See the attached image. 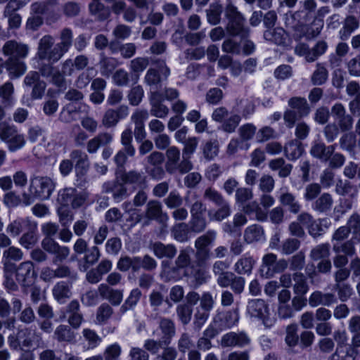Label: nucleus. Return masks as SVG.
I'll list each match as a JSON object with an SVG mask.
<instances>
[{
    "label": "nucleus",
    "instance_id": "2eb2a0df",
    "mask_svg": "<svg viewBox=\"0 0 360 360\" xmlns=\"http://www.w3.org/2000/svg\"><path fill=\"white\" fill-rule=\"evenodd\" d=\"M36 276L34 264L30 261L20 263L16 269V279L24 288L32 286Z\"/></svg>",
    "mask_w": 360,
    "mask_h": 360
},
{
    "label": "nucleus",
    "instance_id": "338daca9",
    "mask_svg": "<svg viewBox=\"0 0 360 360\" xmlns=\"http://www.w3.org/2000/svg\"><path fill=\"white\" fill-rule=\"evenodd\" d=\"M56 278L68 279L69 283H72L77 279V274L75 271L65 264L59 265L56 269Z\"/></svg>",
    "mask_w": 360,
    "mask_h": 360
},
{
    "label": "nucleus",
    "instance_id": "9b49d317",
    "mask_svg": "<svg viewBox=\"0 0 360 360\" xmlns=\"http://www.w3.org/2000/svg\"><path fill=\"white\" fill-rule=\"evenodd\" d=\"M129 113V108L127 105H121L117 108H108L102 116L101 124L104 128L115 127L120 120L126 118Z\"/></svg>",
    "mask_w": 360,
    "mask_h": 360
},
{
    "label": "nucleus",
    "instance_id": "ea45409f",
    "mask_svg": "<svg viewBox=\"0 0 360 360\" xmlns=\"http://www.w3.org/2000/svg\"><path fill=\"white\" fill-rule=\"evenodd\" d=\"M89 7L91 15L98 21H103L110 15L109 8L99 1H92Z\"/></svg>",
    "mask_w": 360,
    "mask_h": 360
},
{
    "label": "nucleus",
    "instance_id": "79ce46f5",
    "mask_svg": "<svg viewBox=\"0 0 360 360\" xmlns=\"http://www.w3.org/2000/svg\"><path fill=\"white\" fill-rule=\"evenodd\" d=\"M222 11V5L219 1L211 4L205 11L207 22L212 25L219 24Z\"/></svg>",
    "mask_w": 360,
    "mask_h": 360
},
{
    "label": "nucleus",
    "instance_id": "de8ad7c7",
    "mask_svg": "<svg viewBox=\"0 0 360 360\" xmlns=\"http://www.w3.org/2000/svg\"><path fill=\"white\" fill-rule=\"evenodd\" d=\"M245 214H255V218L259 221H265L267 219L268 214L261 207L257 201H252L246 204L243 209Z\"/></svg>",
    "mask_w": 360,
    "mask_h": 360
},
{
    "label": "nucleus",
    "instance_id": "c9c22d12",
    "mask_svg": "<svg viewBox=\"0 0 360 360\" xmlns=\"http://www.w3.org/2000/svg\"><path fill=\"white\" fill-rule=\"evenodd\" d=\"M285 157L290 160L298 159L304 153V148L298 140H292L283 148Z\"/></svg>",
    "mask_w": 360,
    "mask_h": 360
},
{
    "label": "nucleus",
    "instance_id": "c85d7f7f",
    "mask_svg": "<svg viewBox=\"0 0 360 360\" xmlns=\"http://www.w3.org/2000/svg\"><path fill=\"white\" fill-rule=\"evenodd\" d=\"M191 232L188 224L185 222L177 223L171 228L172 236L179 243L188 242L190 239Z\"/></svg>",
    "mask_w": 360,
    "mask_h": 360
},
{
    "label": "nucleus",
    "instance_id": "bb28decb",
    "mask_svg": "<svg viewBox=\"0 0 360 360\" xmlns=\"http://www.w3.org/2000/svg\"><path fill=\"white\" fill-rule=\"evenodd\" d=\"M333 203L334 200L332 195L328 193H323L314 202L312 208L319 213H328L331 210Z\"/></svg>",
    "mask_w": 360,
    "mask_h": 360
},
{
    "label": "nucleus",
    "instance_id": "49530a36",
    "mask_svg": "<svg viewBox=\"0 0 360 360\" xmlns=\"http://www.w3.org/2000/svg\"><path fill=\"white\" fill-rule=\"evenodd\" d=\"M333 250L335 253H341L352 257L356 253L355 243L352 239L333 243Z\"/></svg>",
    "mask_w": 360,
    "mask_h": 360
},
{
    "label": "nucleus",
    "instance_id": "c03bdc74",
    "mask_svg": "<svg viewBox=\"0 0 360 360\" xmlns=\"http://www.w3.org/2000/svg\"><path fill=\"white\" fill-rule=\"evenodd\" d=\"M328 77V71L323 63H318L316 69L313 72L310 80L313 85L321 86L324 84Z\"/></svg>",
    "mask_w": 360,
    "mask_h": 360
},
{
    "label": "nucleus",
    "instance_id": "8fccbe9b",
    "mask_svg": "<svg viewBox=\"0 0 360 360\" xmlns=\"http://www.w3.org/2000/svg\"><path fill=\"white\" fill-rule=\"evenodd\" d=\"M99 65L101 75L107 78L112 74L117 66L114 58L107 57L103 53L101 54Z\"/></svg>",
    "mask_w": 360,
    "mask_h": 360
},
{
    "label": "nucleus",
    "instance_id": "bf43d9fd",
    "mask_svg": "<svg viewBox=\"0 0 360 360\" xmlns=\"http://www.w3.org/2000/svg\"><path fill=\"white\" fill-rule=\"evenodd\" d=\"M287 261L291 271L300 272L305 265V255L304 252L300 251Z\"/></svg>",
    "mask_w": 360,
    "mask_h": 360
},
{
    "label": "nucleus",
    "instance_id": "cd10ccee",
    "mask_svg": "<svg viewBox=\"0 0 360 360\" xmlns=\"http://www.w3.org/2000/svg\"><path fill=\"white\" fill-rule=\"evenodd\" d=\"M53 338L58 342L73 343L75 342V333L70 326L60 324L56 328Z\"/></svg>",
    "mask_w": 360,
    "mask_h": 360
},
{
    "label": "nucleus",
    "instance_id": "0eeeda50",
    "mask_svg": "<svg viewBox=\"0 0 360 360\" xmlns=\"http://www.w3.org/2000/svg\"><path fill=\"white\" fill-rule=\"evenodd\" d=\"M70 157L75 162L77 186H83L86 182V173L89 168V157L86 153L79 149L71 151Z\"/></svg>",
    "mask_w": 360,
    "mask_h": 360
},
{
    "label": "nucleus",
    "instance_id": "0e129e2a",
    "mask_svg": "<svg viewBox=\"0 0 360 360\" xmlns=\"http://www.w3.org/2000/svg\"><path fill=\"white\" fill-rule=\"evenodd\" d=\"M191 232L201 233L205 230L207 221L205 216H191L188 224Z\"/></svg>",
    "mask_w": 360,
    "mask_h": 360
},
{
    "label": "nucleus",
    "instance_id": "f704fd0d",
    "mask_svg": "<svg viewBox=\"0 0 360 360\" xmlns=\"http://www.w3.org/2000/svg\"><path fill=\"white\" fill-rule=\"evenodd\" d=\"M71 283L60 281L53 286L52 290L53 295L58 302L63 303L71 296Z\"/></svg>",
    "mask_w": 360,
    "mask_h": 360
},
{
    "label": "nucleus",
    "instance_id": "7ed1b4c3",
    "mask_svg": "<svg viewBox=\"0 0 360 360\" xmlns=\"http://www.w3.org/2000/svg\"><path fill=\"white\" fill-rule=\"evenodd\" d=\"M191 252L192 250L190 248L180 250L174 260V264L172 266L168 261H162L161 264L162 268L161 277L166 281L179 280L181 278V271L185 270L191 265Z\"/></svg>",
    "mask_w": 360,
    "mask_h": 360
},
{
    "label": "nucleus",
    "instance_id": "e433bc0d",
    "mask_svg": "<svg viewBox=\"0 0 360 360\" xmlns=\"http://www.w3.org/2000/svg\"><path fill=\"white\" fill-rule=\"evenodd\" d=\"M292 288L295 295H306L309 290L307 278L302 272L293 273Z\"/></svg>",
    "mask_w": 360,
    "mask_h": 360
},
{
    "label": "nucleus",
    "instance_id": "4468645a",
    "mask_svg": "<svg viewBox=\"0 0 360 360\" xmlns=\"http://www.w3.org/2000/svg\"><path fill=\"white\" fill-rule=\"evenodd\" d=\"M57 62L46 61L39 65L40 75L45 78H51V82L58 87H63L65 85V75L57 70L53 64Z\"/></svg>",
    "mask_w": 360,
    "mask_h": 360
},
{
    "label": "nucleus",
    "instance_id": "72a5a7b5",
    "mask_svg": "<svg viewBox=\"0 0 360 360\" xmlns=\"http://www.w3.org/2000/svg\"><path fill=\"white\" fill-rule=\"evenodd\" d=\"M12 307H11L8 302L4 298L0 299V317L6 318L8 317L11 311L13 314L20 312L22 308V302L18 298H13L11 300Z\"/></svg>",
    "mask_w": 360,
    "mask_h": 360
},
{
    "label": "nucleus",
    "instance_id": "5701e85b",
    "mask_svg": "<svg viewBox=\"0 0 360 360\" xmlns=\"http://www.w3.org/2000/svg\"><path fill=\"white\" fill-rule=\"evenodd\" d=\"M150 249L155 256L159 259L167 258L173 259L176 255L177 250L173 244H165L157 241L150 245Z\"/></svg>",
    "mask_w": 360,
    "mask_h": 360
},
{
    "label": "nucleus",
    "instance_id": "680f3d73",
    "mask_svg": "<svg viewBox=\"0 0 360 360\" xmlns=\"http://www.w3.org/2000/svg\"><path fill=\"white\" fill-rule=\"evenodd\" d=\"M301 242L295 238L285 239L281 245V252L284 255H289L296 252L300 247Z\"/></svg>",
    "mask_w": 360,
    "mask_h": 360
},
{
    "label": "nucleus",
    "instance_id": "f257e3e1",
    "mask_svg": "<svg viewBox=\"0 0 360 360\" xmlns=\"http://www.w3.org/2000/svg\"><path fill=\"white\" fill-rule=\"evenodd\" d=\"M58 42L55 44L53 36L46 34L39 41L36 58L41 61L58 62L73 44V32L69 27L63 28L58 34Z\"/></svg>",
    "mask_w": 360,
    "mask_h": 360
},
{
    "label": "nucleus",
    "instance_id": "603ef678",
    "mask_svg": "<svg viewBox=\"0 0 360 360\" xmlns=\"http://www.w3.org/2000/svg\"><path fill=\"white\" fill-rule=\"evenodd\" d=\"M133 132L131 128H126L121 134L120 142L125 148L126 152L129 154V157H134L136 153V149L132 144Z\"/></svg>",
    "mask_w": 360,
    "mask_h": 360
},
{
    "label": "nucleus",
    "instance_id": "3c124183",
    "mask_svg": "<svg viewBox=\"0 0 360 360\" xmlns=\"http://www.w3.org/2000/svg\"><path fill=\"white\" fill-rule=\"evenodd\" d=\"M290 108L297 110L299 117H302L309 114L310 108L304 98L292 97L288 101Z\"/></svg>",
    "mask_w": 360,
    "mask_h": 360
},
{
    "label": "nucleus",
    "instance_id": "f03ea898",
    "mask_svg": "<svg viewBox=\"0 0 360 360\" xmlns=\"http://www.w3.org/2000/svg\"><path fill=\"white\" fill-rule=\"evenodd\" d=\"M224 15L228 20L226 30L231 36H239L241 39L249 36L250 29L244 25L245 17L231 0H228L225 6Z\"/></svg>",
    "mask_w": 360,
    "mask_h": 360
},
{
    "label": "nucleus",
    "instance_id": "052dcab7",
    "mask_svg": "<svg viewBox=\"0 0 360 360\" xmlns=\"http://www.w3.org/2000/svg\"><path fill=\"white\" fill-rule=\"evenodd\" d=\"M240 121L241 116L238 114H233L223 121L220 129L226 133H233L238 127Z\"/></svg>",
    "mask_w": 360,
    "mask_h": 360
},
{
    "label": "nucleus",
    "instance_id": "13d9d810",
    "mask_svg": "<svg viewBox=\"0 0 360 360\" xmlns=\"http://www.w3.org/2000/svg\"><path fill=\"white\" fill-rule=\"evenodd\" d=\"M254 260L250 257H244L238 260L234 265V270L238 274H249L254 265Z\"/></svg>",
    "mask_w": 360,
    "mask_h": 360
},
{
    "label": "nucleus",
    "instance_id": "6e6d98bb",
    "mask_svg": "<svg viewBox=\"0 0 360 360\" xmlns=\"http://www.w3.org/2000/svg\"><path fill=\"white\" fill-rule=\"evenodd\" d=\"M257 131V127L252 123H246L240 127L238 129V134L239 139L245 143H248L249 141L252 140Z\"/></svg>",
    "mask_w": 360,
    "mask_h": 360
},
{
    "label": "nucleus",
    "instance_id": "a878e982",
    "mask_svg": "<svg viewBox=\"0 0 360 360\" xmlns=\"http://www.w3.org/2000/svg\"><path fill=\"white\" fill-rule=\"evenodd\" d=\"M359 27V19L354 15H348L345 18L342 22V27L339 31L340 39L342 41L347 40Z\"/></svg>",
    "mask_w": 360,
    "mask_h": 360
},
{
    "label": "nucleus",
    "instance_id": "393cba45",
    "mask_svg": "<svg viewBox=\"0 0 360 360\" xmlns=\"http://www.w3.org/2000/svg\"><path fill=\"white\" fill-rule=\"evenodd\" d=\"M335 150L334 146H326L321 141H315L310 149V154L314 158L322 161H328Z\"/></svg>",
    "mask_w": 360,
    "mask_h": 360
},
{
    "label": "nucleus",
    "instance_id": "20e7f679",
    "mask_svg": "<svg viewBox=\"0 0 360 360\" xmlns=\"http://www.w3.org/2000/svg\"><path fill=\"white\" fill-rule=\"evenodd\" d=\"M55 184L52 179L47 176H38L32 179L29 188L30 193H22V201L26 205H30L33 198L42 200H47L54 190Z\"/></svg>",
    "mask_w": 360,
    "mask_h": 360
},
{
    "label": "nucleus",
    "instance_id": "6ab92c4d",
    "mask_svg": "<svg viewBox=\"0 0 360 360\" xmlns=\"http://www.w3.org/2000/svg\"><path fill=\"white\" fill-rule=\"evenodd\" d=\"M103 191L106 193H112V198L116 202H120L128 196L127 188L125 184L121 181L115 180L108 181L103 185Z\"/></svg>",
    "mask_w": 360,
    "mask_h": 360
},
{
    "label": "nucleus",
    "instance_id": "69168bd1",
    "mask_svg": "<svg viewBox=\"0 0 360 360\" xmlns=\"http://www.w3.org/2000/svg\"><path fill=\"white\" fill-rule=\"evenodd\" d=\"M216 237L217 233L214 230H208L195 240V247L208 248L214 243Z\"/></svg>",
    "mask_w": 360,
    "mask_h": 360
},
{
    "label": "nucleus",
    "instance_id": "774afa93",
    "mask_svg": "<svg viewBox=\"0 0 360 360\" xmlns=\"http://www.w3.org/2000/svg\"><path fill=\"white\" fill-rule=\"evenodd\" d=\"M203 198L213 202L216 206L226 201L222 194L212 187H207L205 190Z\"/></svg>",
    "mask_w": 360,
    "mask_h": 360
},
{
    "label": "nucleus",
    "instance_id": "2f4dec72",
    "mask_svg": "<svg viewBox=\"0 0 360 360\" xmlns=\"http://www.w3.org/2000/svg\"><path fill=\"white\" fill-rule=\"evenodd\" d=\"M21 59H8L4 65L7 71L8 72L9 76L11 79L18 78L22 75L26 70L27 67L24 62L20 60Z\"/></svg>",
    "mask_w": 360,
    "mask_h": 360
},
{
    "label": "nucleus",
    "instance_id": "4c0bfd02",
    "mask_svg": "<svg viewBox=\"0 0 360 360\" xmlns=\"http://www.w3.org/2000/svg\"><path fill=\"white\" fill-rule=\"evenodd\" d=\"M218 209L208 211V217L210 221H221L228 218L231 214V209L229 203L226 201L217 206Z\"/></svg>",
    "mask_w": 360,
    "mask_h": 360
},
{
    "label": "nucleus",
    "instance_id": "412c9836",
    "mask_svg": "<svg viewBox=\"0 0 360 360\" xmlns=\"http://www.w3.org/2000/svg\"><path fill=\"white\" fill-rule=\"evenodd\" d=\"M98 292L103 299L107 300L113 306L120 305L123 299L122 290L114 289L105 283L98 285Z\"/></svg>",
    "mask_w": 360,
    "mask_h": 360
},
{
    "label": "nucleus",
    "instance_id": "37998d69",
    "mask_svg": "<svg viewBox=\"0 0 360 360\" xmlns=\"http://www.w3.org/2000/svg\"><path fill=\"white\" fill-rule=\"evenodd\" d=\"M36 230L37 224H30L29 230L20 237L19 240L20 244L26 249H30L34 247L38 241Z\"/></svg>",
    "mask_w": 360,
    "mask_h": 360
},
{
    "label": "nucleus",
    "instance_id": "4d7b16f0",
    "mask_svg": "<svg viewBox=\"0 0 360 360\" xmlns=\"http://www.w3.org/2000/svg\"><path fill=\"white\" fill-rule=\"evenodd\" d=\"M219 143L217 139L207 141L202 146L204 158L207 160H212L219 153Z\"/></svg>",
    "mask_w": 360,
    "mask_h": 360
},
{
    "label": "nucleus",
    "instance_id": "7c9ffc66",
    "mask_svg": "<svg viewBox=\"0 0 360 360\" xmlns=\"http://www.w3.org/2000/svg\"><path fill=\"white\" fill-rule=\"evenodd\" d=\"M279 202L283 207H288L289 212L294 214L300 212L301 205L296 198L295 195L290 192L282 193L279 198Z\"/></svg>",
    "mask_w": 360,
    "mask_h": 360
},
{
    "label": "nucleus",
    "instance_id": "423d86ee",
    "mask_svg": "<svg viewBox=\"0 0 360 360\" xmlns=\"http://www.w3.org/2000/svg\"><path fill=\"white\" fill-rule=\"evenodd\" d=\"M288 267V262L284 258L277 259L276 255L267 253L262 259L261 275L266 278H272L276 274L284 272Z\"/></svg>",
    "mask_w": 360,
    "mask_h": 360
},
{
    "label": "nucleus",
    "instance_id": "09e8293b",
    "mask_svg": "<svg viewBox=\"0 0 360 360\" xmlns=\"http://www.w3.org/2000/svg\"><path fill=\"white\" fill-rule=\"evenodd\" d=\"M330 255V246L328 243H322L314 247L309 252V257L313 261H319L328 258Z\"/></svg>",
    "mask_w": 360,
    "mask_h": 360
},
{
    "label": "nucleus",
    "instance_id": "e2e57ef3",
    "mask_svg": "<svg viewBox=\"0 0 360 360\" xmlns=\"http://www.w3.org/2000/svg\"><path fill=\"white\" fill-rule=\"evenodd\" d=\"M298 326L295 323L288 325L285 328V342L290 347H294L298 343Z\"/></svg>",
    "mask_w": 360,
    "mask_h": 360
},
{
    "label": "nucleus",
    "instance_id": "864d4df0",
    "mask_svg": "<svg viewBox=\"0 0 360 360\" xmlns=\"http://www.w3.org/2000/svg\"><path fill=\"white\" fill-rule=\"evenodd\" d=\"M264 37L278 45L283 44L286 39L285 31L282 28L267 30L264 32Z\"/></svg>",
    "mask_w": 360,
    "mask_h": 360
},
{
    "label": "nucleus",
    "instance_id": "a211bd4d",
    "mask_svg": "<svg viewBox=\"0 0 360 360\" xmlns=\"http://www.w3.org/2000/svg\"><path fill=\"white\" fill-rule=\"evenodd\" d=\"M163 97L160 91H153L150 92V103L151 105V115L158 117H166L169 112V108L162 103Z\"/></svg>",
    "mask_w": 360,
    "mask_h": 360
},
{
    "label": "nucleus",
    "instance_id": "f3484780",
    "mask_svg": "<svg viewBox=\"0 0 360 360\" xmlns=\"http://www.w3.org/2000/svg\"><path fill=\"white\" fill-rule=\"evenodd\" d=\"M2 52L9 57L8 59H23L28 55L29 46L15 40H9L3 46Z\"/></svg>",
    "mask_w": 360,
    "mask_h": 360
},
{
    "label": "nucleus",
    "instance_id": "ddd939ff",
    "mask_svg": "<svg viewBox=\"0 0 360 360\" xmlns=\"http://www.w3.org/2000/svg\"><path fill=\"white\" fill-rule=\"evenodd\" d=\"M251 339L244 331L229 332L224 334L221 339L220 345L222 347H239L248 346Z\"/></svg>",
    "mask_w": 360,
    "mask_h": 360
},
{
    "label": "nucleus",
    "instance_id": "4be33fe9",
    "mask_svg": "<svg viewBox=\"0 0 360 360\" xmlns=\"http://www.w3.org/2000/svg\"><path fill=\"white\" fill-rule=\"evenodd\" d=\"M120 180L125 184L136 185L138 187L146 186L147 176L141 171L131 169L123 170L120 176Z\"/></svg>",
    "mask_w": 360,
    "mask_h": 360
},
{
    "label": "nucleus",
    "instance_id": "aec40b11",
    "mask_svg": "<svg viewBox=\"0 0 360 360\" xmlns=\"http://www.w3.org/2000/svg\"><path fill=\"white\" fill-rule=\"evenodd\" d=\"M112 140L113 136L110 132H101L87 141L86 150L89 154H94L101 146L110 145Z\"/></svg>",
    "mask_w": 360,
    "mask_h": 360
},
{
    "label": "nucleus",
    "instance_id": "a18cd8bd",
    "mask_svg": "<svg viewBox=\"0 0 360 360\" xmlns=\"http://www.w3.org/2000/svg\"><path fill=\"white\" fill-rule=\"evenodd\" d=\"M139 257H121L117 263V268L124 272L127 271L130 269H131L133 271H137L139 270Z\"/></svg>",
    "mask_w": 360,
    "mask_h": 360
},
{
    "label": "nucleus",
    "instance_id": "58836bf2",
    "mask_svg": "<svg viewBox=\"0 0 360 360\" xmlns=\"http://www.w3.org/2000/svg\"><path fill=\"white\" fill-rule=\"evenodd\" d=\"M159 327L164 335L165 345H169L172 338L175 335L176 328L174 321L167 318H161L159 323Z\"/></svg>",
    "mask_w": 360,
    "mask_h": 360
},
{
    "label": "nucleus",
    "instance_id": "6e6552de",
    "mask_svg": "<svg viewBox=\"0 0 360 360\" xmlns=\"http://www.w3.org/2000/svg\"><path fill=\"white\" fill-rule=\"evenodd\" d=\"M144 217L148 221H155L164 227L167 226L168 214L163 211L162 202L158 200H150L147 202Z\"/></svg>",
    "mask_w": 360,
    "mask_h": 360
},
{
    "label": "nucleus",
    "instance_id": "a19ab883",
    "mask_svg": "<svg viewBox=\"0 0 360 360\" xmlns=\"http://www.w3.org/2000/svg\"><path fill=\"white\" fill-rule=\"evenodd\" d=\"M165 155L167 158L165 169L168 172L172 173L175 171L176 166L180 161V150L176 146H171L167 148Z\"/></svg>",
    "mask_w": 360,
    "mask_h": 360
},
{
    "label": "nucleus",
    "instance_id": "1a4fd4ad",
    "mask_svg": "<svg viewBox=\"0 0 360 360\" xmlns=\"http://www.w3.org/2000/svg\"><path fill=\"white\" fill-rule=\"evenodd\" d=\"M327 48V43L323 40L319 41L311 49L304 43H300L295 46V53L300 56H304L307 62L312 63L322 56Z\"/></svg>",
    "mask_w": 360,
    "mask_h": 360
},
{
    "label": "nucleus",
    "instance_id": "f8f14e48",
    "mask_svg": "<svg viewBox=\"0 0 360 360\" xmlns=\"http://www.w3.org/2000/svg\"><path fill=\"white\" fill-rule=\"evenodd\" d=\"M317 4L315 0H304L302 2V9L297 11L291 14L290 18H286V25L292 26L290 20H295L298 23H305L314 18Z\"/></svg>",
    "mask_w": 360,
    "mask_h": 360
},
{
    "label": "nucleus",
    "instance_id": "473e14b6",
    "mask_svg": "<svg viewBox=\"0 0 360 360\" xmlns=\"http://www.w3.org/2000/svg\"><path fill=\"white\" fill-rule=\"evenodd\" d=\"M264 229L259 224L249 226L244 231V240L247 243H253L264 240Z\"/></svg>",
    "mask_w": 360,
    "mask_h": 360
},
{
    "label": "nucleus",
    "instance_id": "b1692460",
    "mask_svg": "<svg viewBox=\"0 0 360 360\" xmlns=\"http://www.w3.org/2000/svg\"><path fill=\"white\" fill-rule=\"evenodd\" d=\"M336 302L337 299L334 294L330 292L324 293L319 290L312 292L309 298V304L312 307L319 305L329 307Z\"/></svg>",
    "mask_w": 360,
    "mask_h": 360
},
{
    "label": "nucleus",
    "instance_id": "5fc2aeb1",
    "mask_svg": "<svg viewBox=\"0 0 360 360\" xmlns=\"http://www.w3.org/2000/svg\"><path fill=\"white\" fill-rule=\"evenodd\" d=\"M142 293L139 288L133 289L124 303L121 306L120 312L124 314L128 310L133 309L139 302Z\"/></svg>",
    "mask_w": 360,
    "mask_h": 360
},
{
    "label": "nucleus",
    "instance_id": "39448f33",
    "mask_svg": "<svg viewBox=\"0 0 360 360\" xmlns=\"http://www.w3.org/2000/svg\"><path fill=\"white\" fill-rule=\"evenodd\" d=\"M153 65L154 67L150 68L147 70L144 81L151 89L158 91V87L161 82L168 78L170 70L163 60H156L153 62Z\"/></svg>",
    "mask_w": 360,
    "mask_h": 360
},
{
    "label": "nucleus",
    "instance_id": "c756f323",
    "mask_svg": "<svg viewBox=\"0 0 360 360\" xmlns=\"http://www.w3.org/2000/svg\"><path fill=\"white\" fill-rule=\"evenodd\" d=\"M269 167L272 171H278V175L281 178L289 176L292 169V165L286 163L283 158L270 160Z\"/></svg>",
    "mask_w": 360,
    "mask_h": 360
},
{
    "label": "nucleus",
    "instance_id": "9d476101",
    "mask_svg": "<svg viewBox=\"0 0 360 360\" xmlns=\"http://www.w3.org/2000/svg\"><path fill=\"white\" fill-rule=\"evenodd\" d=\"M247 312L251 316L261 319L266 327L272 326V322L268 319V304L262 299H252L248 301Z\"/></svg>",
    "mask_w": 360,
    "mask_h": 360
},
{
    "label": "nucleus",
    "instance_id": "dca6fc26",
    "mask_svg": "<svg viewBox=\"0 0 360 360\" xmlns=\"http://www.w3.org/2000/svg\"><path fill=\"white\" fill-rule=\"evenodd\" d=\"M41 248L48 253L53 255V263L65 261L69 256L70 250L67 246L60 245L55 240H47L41 244Z\"/></svg>",
    "mask_w": 360,
    "mask_h": 360
}]
</instances>
